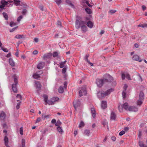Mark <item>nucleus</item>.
Wrapping results in <instances>:
<instances>
[{"mask_svg": "<svg viewBox=\"0 0 147 147\" xmlns=\"http://www.w3.org/2000/svg\"><path fill=\"white\" fill-rule=\"evenodd\" d=\"M87 22L84 21L81 18H78L76 20L75 22V27L77 29L81 28V30L84 32L87 30L86 26Z\"/></svg>", "mask_w": 147, "mask_h": 147, "instance_id": "nucleus-1", "label": "nucleus"}, {"mask_svg": "<svg viewBox=\"0 0 147 147\" xmlns=\"http://www.w3.org/2000/svg\"><path fill=\"white\" fill-rule=\"evenodd\" d=\"M45 102V105L48 104L49 105H53L55 104V102L58 101L59 98L57 97H54L51 98L50 100H48V97L45 94L43 95Z\"/></svg>", "mask_w": 147, "mask_h": 147, "instance_id": "nucleus-2", "label": "nucleus"}, {"mask_svg": "<svg viewBox=\"0 0 147 147\" xmlns=\"http://www.w3.org/2000/svg\"><path fill=\"white\" fill-rule=\"evenodd\" d=\"M113 91V89H111L107 90L105 92L104 91L99 92L98 93V96L99 98L103 97L109 94Z\"/></svg>", "mask_w": 147, "mask_h": 147, "instance_id": "nucleus-3", "label": "nucleus"}, {"mask_svg": "<svg viewBox=\"0 0 147 147\" xmlns=\"http://www.w3.org/2000/svg\"><path fill=\"white\" fill-rule=\"evenodd\" d=\"M13 77L14 78V84H12V87L13 91L15 93L17 92V85L18 84V77L16 76L15 74L13 76Z\"/></svg>", "mask_w": 147, "mask_h": 147, "instance_id": "nucleus-4", "label": "nucleus"}, {"mask_svg": "<svg viewBox=\"0 0 147 147\" xmlns=\"http://www.w3.org/2000/svg\"><path fill=\"white\" fill-rule=\"evenodd\" d=\"M73 105L76 110L80 109L82 106L81 103L79 100H75L73 102Z\"/></svg>", "mask_w": 147, "mask_h": 147, "instance_id": "nucleus-5", "label": "nucleus"}, {"mask_svg": "<svg viewBox=\"0 0 147 147\" xmlns=\"http://www.w3.org/2000/svg\"><path fill=\"white\" fill-rule=\"evenodd\" d=\"M119 111L120 112H122L123 111V108L124 109L126 110H128V105L127 103L125 102L123 105L122 106L120 107L119 106L118 107Z\"/></svg>", "mask_w": 147, "mask_h": 147, "instance_id": "nucleus-6", "label": "nucleus"}, {"mask_svg": "<svg viewBox=\"0 0 147 147\" xmlns=\"http://www.w3.org/2000/svg\"><path fill=\"white\" fill-rule=\"evenodd\" d=\"M10 2L9 1H6L5 0H2L1 1L0 3L1 5H0V8L2 9H4V7L6 5H7V6L8 7L9 6L7 5L9 4L8 2ZM10 2H12V1Z\"/></svg>", "mask_w": 147, "mask_h": 147, "instance_id": "nucleus-7", "label": "nucleus"}, {"mask_svg": "<svg viewBox=\"0 0 147 147\" xmlns=\"http://www.w3.org/2000/svg\"><path fill=\"white\" fill-rule=\"evenodd\" d=\"M105 82V78L103 79H97L96 80V84L97 86L99 87L102 86L104 83Z\"/></svg>", "mask_w": 147, "mask_h": 147, "instance_id": "nucleus-8", "label": "nucleus"}, {"mask_svg": "<svg viewBox=\"0 0 147 147\" xmlns=\"http://www.w3.org/2000/svg\"><path fill=\"white\" fill-rule=\"evenodd\" d=\"M79 95L80 96H82L83 95H86L87 91L85 87H82L81 90L79 91Z\"/></svg>", "mask_w": 147, "mask_h": 147, "instance_id": "nucleus-9", "label": "nucleus"}, {"mask_svg": "<svg viewBox=\"0 0 147 147\" xmlns=\"http://www.w3.org/2000/svg\"><path fill=\"white\" fill-rule=\"evenodd\" d=\"M104 76L106 78H105L106 82H111L113 80V78L109 74H105Z\"/></svg>", "mask_w": 147, "mask_h": 147, "instance_id": "nucleus-10", "label": "nucleus"}, {"mask_svg": "<svg viewBox=\"0 0 147 147\" xmlns=\"http://www.w3.org/2000/svg\"><path fill=\"white\" fill-rule=\"evenodd\" d=\"M128 111L130 112H136L138 111V109L136 107L131 106L129 107Z\"/></svg>", "mask_w": 147, "mask_h": 147, "instance_id": "nucleus-11", "label": "nucleus"}, {"mask_svg": "<svg viewBox=\"0 0 147 147\" xmlns=\"http://www.w3.org/2000/svg\"><path fill=\"white\" fill-rule=\"evenodd\" d=\"M52 56V54L51 53H48L44 54L43 58L44 59L47 60V59H49Z\"/></svg>", "mask_w": 147, "mask_h": 147, "instance_id": "nucleus-12", "label": "nucleus"}, {"mask_svg": "<svg viewBox=\"0 0 147 147\" xmlns=\"http://www.w3.org/2000/svg\"><path fill=\"white\" fill-rule=\"evenodd\" d=\"M133 60L138 61L140 62H141L142 61V60L139 58V57L138 55H134L132 58Z\"/></svg>", "mask_w": 147, "mask_h": 147, "instance_id": "nucleus-13", "label": "nucleus"}, {"mask_svg": "<svg viewBox=\"0 0 147 147\" xmlns=\"http://www.w3.org/2000/svg\"><path fill=\"white\" fill-rule=\"evenodd\" d=\"M45 66V63L44 62H41L37 65V68L38 69H41L42 68Z\"/></svg>", "mask_w": 147, "mask_h": 147, "instance_id": "nucleus-14", "label": "nucleus"}, {"mask_svg": "<svg viewBox=\"0 0 147 147\" xmlns=\"http://www.w3.org/2000/svg\"><path fill=\"white\" fill-rule=\"evenodd\" d=\"M116 117V115L115 113L112 112L110 116V119L112 120H115Z\"/></svg>", "mask_w": 147, "mask_h": 147, "instance_id": "nucleus-15", "label": "nucleus"}, {"mask_svg": "<svg viewBox=\"0 0 147 147\" xmlns=\"http://www.w3.org/2000/svg\"><path fill=\"white\" fill-rule=\"evenodd\" d=\"M36 86L37 90H40L41 88V85L40 82L38 81L36 82Z\"/></svg>", "mask_w": 147, "mask_h": 147, "instance_id": "nucleus-16", "label": "nucleus"}, {"mask_svg": "<svg viewBox=\"0 0 147 147\" xmlns=\"http://www.w3.org/2000/svg\"><path fill=\"white\" fill-rule=\"evenodd\" d=\"M107 107V103L106 101H102V102L101 107L103 109H106Z\"/></svg>", "mask_w": 147, "mask_h": 147, "instance_id": "nucleus-17", "label": "nucleus"}, {"mask_svg": "<svg viewBox=\"0 0 147 147\" xmlns=\"http://www.w3.org/2000/svg\"><path fill=\"white\" fill-rule=\"evenodd\" d=\"M139 99L144 100V94L142 92H140L139 95Z\"/></svg>", "mask_w": 147, "mask_h": 147, "instance_id": "nucleus-18", "label": "nucleus"}, {"mask_svg": "<svg viewBox=\"0 0 147 147\" xmlns=\"http://www.w3.org/2000/svg\"><path fill=\"white\" fill-rule=\"evenodd\" d=\"M87 25L88 27L91 28L92 27L93 23L92 22L89 21L87 22Z\"/></svg>", "mask_w": 147, "mask_h": 147, "instance_id": "nucleus-19", "label": "nucleus"}, {"mask_svg": "<svg viewBox=\"0 0 147 147\" xmlns=\"http://www.w3.org/2000/svg\"><path fill=\"white\" fill-rule=\"evenodd\" d=\"M91 111L93 117L94 118L96 116V112L94 108H92L91 109Z\"/></svg>", "mask_w": 147, "mask_h": 147, "instance_id": "nucleus-20", "label": "nucleus"}, {"mask_svg": "<svg viewBox=\"0 0 147 147\" xmlns=\"http://www.w3.org/2000/svg\"><path fill=\"white\" fill-rule=\"evenodd\" d=\"M4 141L5 142V145H8V143L9 142L7 136H5L4 138Z\"/></svg>", "mask_w": 147, "mask_h": 147, "instance_id": "nucleus-21", "label": "nucleus"}, {"mask_svg": "<svg viewBox=\"0 0 147 147\" xmlns=\"http://www.w3.org/2000/svg\"><path fill=\"white\" fill-rule=\"evenodd\" d=\"M9 63L12 66H15V63L13 61V60L11 59H9Z\"/></svg>", "mask_w": 147, "mask_h": 147, "instance_id": "nucleus-22", "label": "nucleus"}, {"mask_svg": "<svg viewBox=\"0 0 147 147\" xmlns=\"http://www.w3.org/2000/svg\"><path fill=\"white\" fill-rule=\"evenodd\" d=\"M33 78L36 79H38L40 78V75L37 73H34L33 75Z\"/></svg>", "mask_w": 147, "mask_h": 147, "instance_id": "nucleus-23", "label": "nucleus"}, {"mask_svg": "<svg viewBox=\"0 0 147 147\" xmlns=\"http://www.w3.org/2000/svg\"><path fill=\"white\" fill-rule=\"evenodd\" d=\"M138 27H141L142 28H144L145 27H147V24L146 23H144V24H140L138 26Z\"/></svg>", "mask_w": 147, "mask_h": 147, "instance_id": "nucleus-24", "label": "nucleus"}, {"mask_svg": "<svg viewBox=\"0 0 147 147\" xmlns=\"http://www.w3.org/2000/svg\"><path fill=\"white\" fill-rule=\"evenodd\" d=\"M66 61H65L64 62H61L60 63L59 67L60 68H63L64 66Z\"/></svg>", "mask_w": 147, "mask_h": 147, "instance_id": "nucleus-25", "label": "nucleus"}, {"mask_svg": "<svg viewBox=\"0 0 147 147\" xmlns=\"http://www.w3.org/2000/svg\"><path fill=\"white\" fill-rule=\"evenodd\" d=\"M57 131H59V132L61 134H62L63 131L61 127L59 126L57 127Z\"/></svg>", "mask_w": 147, "mask_h": 147, "instance_id": "nucleus-26", "label": "nucleus"}, {"mask_svg": "<svg viewBox=\"0 0 147 147\" xmlns=\"http://www.w3.org/2000/svg\"><path fill=\"white\" fill-rule=\"evenodd\" d=\"M53 56L54 57H57V58L59 57L58 53L57 52H54L53 53Z\"/></svg>", "mask_w": 147, "mask_h": 147, "instance_id": "nucleus-27", "label": "nucleus"}, {"mask_svg": "<svg viewBox=\"0 0 147 147\" xmlns=\"http://www.w3.org/2000/svg\"><path fill=\"white\" fill-rule=\"evenodd\" d=\"M64 90L63 88L61 86H60L59 88V92L60 93H63L64 92Z\"/></svg>", "mask_w": 147, "mask_h": 147, "instance_id": "nucleus-28", "label": "nucleus"}, {"mask_svg": "<svg viewBox=\"0 0 147 147\" xmlns=\"http://www.w3.org/2000/svg\"><path fill=\"white\" fill-rule=\"evenodd\" d=\"M14 4L17 6L20 5V1L19 0H14Z\"/></svg>", "mask_w": 147, "mask_h": 147, "instance_id": "nucleus-29", "label": "nucleus"}, {"mask_svg": "<svg viewBox=\"0 0 147 147\" xmlns=\"http://www.w3.org/2000/svg\"><path fill=\"white\" fill-rule=\"evenodd\" d=\"M139 145L140 147H146L145 145L143 144V142L139 141L138 142Z\"/></svg>", "mask_w": 147, "mask_h": 147, "instance_id": "nucleus-30", "label": "nucleus"}, {"mask_svg": "<svg viewBox=\"0 0 147 147\" xmlns=\"http://www.w3.org/2000/svg\"><path fill=\"white\" fill-rule=\"evenodd\" d=\"M143 100L138 99L137 102V105H140L142 104Z\"/></svg>", "mask_w": 147, "mask_h": 147, "instance_id": "nucleus-31", "label": "nucleus"}, {"mask_svg": "<svg viewBox=\"0 0 147 147\" xmlns=\"http://www.w3.org/2000/svg\"><path fill=\"white\" fill-rule=\"evenodd\" d=\"M42 119H45L46 118H49V115H45L44 114H42Z\"/></svg>", "mask_w": 147, "mask_h": 147, "instance_id": "nucleus-32", "label": "nucleus"}, {"mask_svg": "<svg viewBox=\"0 0 147 147\" xmlns=\"http://www.w3.org/2000/svg\"><path fill=\"white\" fill-rule=\"evenodd\" d=\"M86 12L88 14H90L92 13V11L91 9L88 8H87L85 9Z\"/></svg>", "mask_w": 147, "mask_h": 147, "instance_id": "nucleus-33", "label": "nucleus"}, {"mask_svg": "<svg viewBox=\"0 0 147 147\" xmlns=\"http://www.w3.org/2000/svg\"><path fill=\"white\" fill-rule=\"evenodd\" d=\"M3 15L5 19L7 20H8V16L7 14L5 12H3Z\"/></svg>", "mask_w": 147, "mask_h": 147, "instance_id": "nucleus-34", "label": "nucleus"}, {"mask_svg": "<svg viewBox=\"0 0 147 147\" xmlns=\"http://www.w3.org/2000/svg\"><path fill=\"white\" fill-rule=\"evenodd\" d=\"M5 116V114L4 112L2 111L0 113V117L2 118H4Z\"/></svg>", "mask_w": 147, "mask_h": 147, "instance_id": "nucleus-35", "label": "nucleus"}, {"mask_svg": "<svg viewBox=\"0 0 147 147\" xmlns=\"http://www.w3.org/2000/svg\"><path fill=\"white\" fill-rule=\"evenodd\" d=\"M90 133V131L89 130H86L85 131L84 134L86 135L89 136Z\"/></svg>", "mask_w": 147, "mask_h": 147, "instance_id": "nucleus-36", "label": "nucleus"}, {"mask_svg": "<svg viewBox=\"0 0 147 147\" xmlns=\"http://www.w3.org/2000/svg\"><path fill=\"white\" fill-rule=\"evenodd\" d=\"M22 147H24L25 145V140L24 139H22L21 141Z\"/></svg>", "mask_w": 147, "mask_h": 147, "instance_id": "nucleus-37", "label": "nucleus"}, {"mask_svg": "<svg viewBox=\"0 0 147 147\" xmlns=\"http://www.w3.org/2000/svg\"><path fill=\"white\" fill-rule=\"evenodd\" d=\"M66 2L67 4L71 5L72 7H74L73 5L71 3V1L70 0H66Z\"/></svg>", "mask_w": 147, "mask_h": 147, "instance_id": "nucleus-38", "label": "nucleus"}, {"mask_svg": "<svg viewBox=\"0 0 147 147\" xmlns=\"http://www.w3.org/2000/svg\"><path fill=\"white\" fill-rule=\"evenodd\" d=\"M16 25V23L12 21L10 22V25L11 27L15 26Z\"/></svg>", "mask_w": 147, "mask_h": 147, "instance_id": "nucleus-39", "label": "nucleus"}, {"mask_svg": "<svg viewBox=\"0 0 147 147\" xmlns=\"http://www.w3.org/2000/svg\"><path fill=\"white\" fill-rule=\"evenodd\" d=\"M84 123L82 121H81L79 125V127L80 128L84 126Z\"/></svg>", "mask_w": 147, "mask_h": 147, "instance_id": "nucleus-40", "label": "nucleus"}, {"mask_svg": "<svg viewBox=\"0 0 147 147\" xmlns=\"http://www.w3.org/2000/svg\"><path fill=\"white\" fill-rule=\"evenodd\" d=\"M16 98L18 99L17 100V101H18L21 100L22 97L20 95L18 94L17 95Z\"/></svg>", "mask_w": 147, "mask_h": 147, "instance_id": "nucleus-41", "label": "nucleus"}, {"mask_svg": "<svg viewBox=\"0 0 147 147\" xmlns=\"http://www.w3.org/2000/svg\"><path fill=\"white\" fill-rule=\"evenodd\" d=\"M126 78L129 80H131L130 78V75L127 73H126Z\"/></svg>", "mask_w": 147, "mask_h": 147, "instance_id": "nucleus-42", "label": "nucleus"}, {"mask_svg": "<svg viewBox=\"0 0 147 147\" xmlns=\"http://www.w3.org/2000/svg\"><path fill=\"white\" fill-rule=\"evenodd\" d=\"M15 38L18 39H21L22 38V35L18 34L17 35L15 36Z\"/></svg>", "mask_w": 147, "mask_h": 147, "instance_id": "nucleus-43", "label": "nucleus"}, {"mask_svg": "<svg viewBox=\"0 0 147 147\" xmlns=\"http://www.w3.org/2000/svg\"><path fill=\"white\" fill-rule=\"evenodd\" d=\"M55 0V2H56L57 4L58 5H59V4H60L62 2L61 0Z\"/></svg>", "mask_w": 147, "mask_h": 147, "instance_id": "nucleus-44", "label": "nucleus"}, {"mask_svg": "<svg viewBox=\"0 0 147 147\" xmlns=\"http://www.w3.org/2000/svg\"><path fill=\"white\" fill-rule=\"evenodd\" d=\"M117 11L115 10H110L109 12L111 14L114 13L116 12Z\"/></svg>", "mask_w": 147, "mask_h": 147, "instance_id": "nucleus-45", "label": "nucleus"}, {"mask_svg": "<svg viewBox=\"0 0 147 147\" xmlns=\"http://www.w3.org/2000/svg\"><path fill=\"white\" fill-rule=\"evenodd\" d=\"M128 87L127 85L126 84H125L123 86V91H125L126 90L127 88Z\"/></svg>", "mask_w": 147, "mask_h": 147, "instance_id": "nucleus-46", "label": "nucleus"}, {"mask_svg": "<svg viewBox=\"0 0 147 147\" xmlns=\"http://www.w3.org/2000/svg\"><path fill=\"white\" fill-rule=\"evenodd\" d=\"M23 18V17L21 15L17 19V21L18 22H19L21 20V19H22Z\"/></svg>", "mask_w": 147, "mask_h": 147, "instance_id": "nucleus-47", "label": "nucleus"}, {"mask_svg": "<svg viewBox=\"0 0 147 147\" xmlns=\"http://www.w3.org/2000/svg\"><path fill=\"white\" fill-rule=\"evenodd\" d=\"M1 49L4 52H7L8 51L7 49V48H5L3 47H1Z\"/></svg>", "mask_w": 147, "mask_h": 147, "instance_id": "nucleus-48", "label": "nucleus"}, {"mask_svg": "<svg viewBox=\"0 0 147 147\" xmlns=\"http://www.w3.org/2000/svg\"><path fill=\"white\" fill-rule=\"evenodd\" d=\"M61 124V123L59 120L55 124V125L57 126H58Z\"/></svg>", "mask_w": 147, "mask_h": 147, "instance_id": "nucleus-49", "label": "nucleus"}, {"mask_svg": "<svg viewBox=\"0 0 147 147\" xmlns=\"http://www.w3.org/2000/svg\"><path fill=\"white\" fill-rule=\"evenodd\" d=\"M126 77V74H124V73H122L121 74V78L122 80H124L125 79V77Z\"/></svg>", "mask_w": 147, "mask_h": 147, "instance_id": "nucleus-50", "label": "nucleus"}, {"mask_svg": "<svg viewBox=\"0 0 147 147\" xmlns=\"http://www.w3.org/2000/svg\"><path fill=\"white\" fill-rule=\"evenodd\" d=\"M18 28V26H16L13 28H12L10 30L9 32H13L15 30H16Z\"/></svg>", "mask_w": 147, "mask_h": 147, "instance_id": "nucleus-51", "label": "nucleus"}, {"mask_svg": "<svg viewBox=\"0 0 147 147\" xmlns=\"http://www.w3.org/2000/svg\"><path fill=\"white\" fill-rule=\"evenodd\" d=\"M126 93L125 92V91H123L122 93V95L123 98L124 99L125 97L126 96Z\"/></svg>", "mask_w": 147, "mask_h": 147, "instance_id": "nucleus-52", "label": "nucleus"}, {"mask_svg": "<svg viewBox=\"0 0 147 147\" xmlns=\"http://www.w3.org/2000/svg\"><path fill=\"white\" fill-rule=\"evenodd\" d=\"M20 133L21 135H23V128L22 127H21L20 128Z\"/></svg>", "mask_w": 147, "mask_h": 147, "instance_id": "nucleus-53", "label": "nucleus"}, {"mask_svg": "<svg viewBox=\"0 0 147 147\" xmlns=\"http://www.w3.org/2000/svg\"><path fill=\"white\" fill-rule=\"evenodd\" d=\"M125 131H121L119 133V135L120 136H121L123 134H125Z\"/></svg>", "mask_w": 147, "mask_h": 147, "instance_id": "nucleus-54", "label": "nucleus"}, {"mask_svg": "<svg viewBox=\"0 0 147 147\" xmlns=\"http://www.w3.org/2000/svg\"><path fill=\"white\" fill-rule=\"evenodd\" d=\"M21 103V102H20L19 103H18V104L16 106V109H18L20 108V105Z\"/></svg>", "mask_w": 147, "mask_h": 147, "instance_id": "nucleus-55", "label": "nucleus"}, {"mask_svg": "<svg viewBox=\"0 0 147 147\" xmlns=\"http://www.w3.org/2000/svg\"><path fill=\"white\" fill-rule=\"evenodd\" d=\"M27 12V10L26 9H23L22 11V13L24 14L25 15Z\"/></svg>", "mask_w": 147, "mask_h": 147, "instance_id": "nucleus-56", "label": "nucleus"}, {"mask_svg": "<svg viewBox=\"0 0 147 147\" xmlns=\"http://www.w3.org/2000/svg\"><path fill=\"white\" fill-rule=\"evenodd\" d=\"M66 71V68H64L62 70V72L63 74H64L65 73Z\"/></svg>", "mask_w": 147, "mask_h": 147, "instance_id": "nucleus-57", "label": "nucleus"}, {"mask_svg": "<svg viewBox=\"0 0 147 147\" xmlns=\"http://www.w3.org/2000/svg\"><path fill=\"white\" fill-rule=\"evenodd\" d=\"M38 51L36 50L34 51L32 53L34 55H36L38 53Z\"/></svg>", "mask_w": 147, "mask_h": 147, "instance_id": "nucleus-58", "label": "nucleus"}, {"mask_svg": "<svg viewBox=\"0 0 147 147\" xmlns=\"http://www.w3.org/2000/svg\"><path fill=\"white\" fill-rule=\"evenodd\" d=\"M142 7L143 11H144L146 9V7L145 5H142Z\"/></svg>", "mask_w": 147, "mask_h": 147, "instance_id": "nucleus-59", "label": "nucleus"}, {"mask_svg": "<svg viewBox=\"0 0 147 147\" xmlns=\"http://www.w3.org/2000/svg\"><path fill=\"white\" fill-rule=\"evenodd\" d=\"M85 3L89 7H92V5H90L89 2H88V1H86V2H85Z\"/></svg>", "mask_w": 147, "mask_h": 147, "instance_id": "nucleus-60", "label": "nucleus"}, {"mask_svg": "<svg viewBox=\"0 0 147 147\" xmlns=\"http://www.w3.org/2000/svg\"><path fill=\"white\" fill-rule=\"evenodd\" d=\"M41 120V119L40 117H38L37 118L36 121V123H38Z\"/></svg>", "mask_w": 147, "mask_h": 147, "instance_id": "nucleus-61", "label": "nucleus"}, {"mask_svg": "<svg viewBox=\"0 0 147 147\" xmlns=\"http://www.w3.org/2000/svg\"><path fill=\"white\" fill-rule=\"evenodd\" d=\"M51 122L52 123H55L56 122V120L55 119H53Z\"/></svg>", "mask_w": 147, "mask_h": 147, "instance_id": "nucleus-62", "label": "nucleus"}, {"mask_svg": "<svg viewBox=\"0 0 147 147\" xmlns=\"http://www.w3.org/2000/svg\"><path fill=\"white\" fill-rule=\"evenodd\" d=\"M141 135V131H139L138 133V137H139V138H140Z\"/></svg>", "mask_w": 147, "mask_h": 147, "instance_id": "nucleus-63", "label": "nucleus"}, {"mask_svg": "<svg viewBox=\"0 0 147 147\" xmlns=\"http://www.w3.org/2000/svg\"><path fill=\"white\" fill-rule=\"evenodd\" d=\"M111 139L113 141H115L116 140V138L115 137L113 136L111 138Z\"/></svg>", "mask_w": 147, "mask_h": 147, "instance_id": "nucleus-64", "label": "nucleus"}]
</instances>
